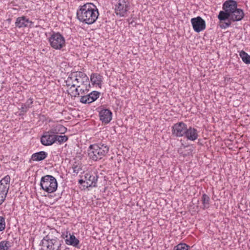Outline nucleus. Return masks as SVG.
Returning <instances> with one entry per match:
<instances>
[{
    "label": "nucleus",
    "instance_id": "nucleus-1",
    "mask_svg": "<svg viewBox=\"0 0 250 250\" xmlns=\"http://www.w3.org/2000/svg\"><path fill=\"white\" fill-rule=\"evenodd\" d=\"M237 2L234 0H227L222 5L223 10L220 11L217 18L221 23L219 26L222 29H226L231 25V22L241 21L244 17V13L242 9L237 7Z\"/></svg>",
    "mask_w": 250,
    "mask_h": 250
},
{
    "label": "nucleus",
    "instance_id": "nucleus-2",
    "mask_svg": "<svg viewBox=\"0 0 250 250\" xmlns=\"http://www.w3.org/2000/svg\"><path fill=\"white\" fill-rule=\"evenodd\" d=\"M99 15L97 7L91 3H87L80 6L77 12V17L79 21L87 24H92L95 22Z\"/></svg>",
    "mask_w": 250,
    "mask_h": 250
},
{
    "label": "nucleus",
    "instance_id": "nucleus-3",
    "mask_svg": "<svg viewBox=\"0 0 250 250\" xmlns=\"http://www.w3.org/2000/svg\"><path fill=\"white\" fill-rule=\"evenodd\" d=\"M109 151L107 145L100 143L90 145L88 155L90 159L97 161L103 158Z\"/></svg>",
    "mask_w": 250,
    "mask_h": 250
},
{
    "label": "nucleus",
    "instance_id": "nucleus-4",
    "mask_svg": "<svg viewBox=\"0 0 250 250\" xmlns=\"http://www.w3.org/2000/svg\"><path fill=\"white\" fill-rule=\"evenodd\" d=\"M40 186L43 190L48 193H52L57 190L58 183L54 177L50 175H46L42 177Z\"/></svg>",
    "mask_w": 250,
    "mask_h": 250
},
{
    "label": "nucleus",
    "instance_id": "nucleus-5",
    "mask_svg": "<svg viewBox=\"0 0 250 250\" xmlns=\"http://www.w3.org/2000/svg\"><path fill=\"white\" fill-rule=\"evenodd\" d=\"M50 46L54 49L60 50L65 44L64 37L59 32H53L48 39Z\"/></svg>",
    "mask_w": 250,
    "mask_h": 250
},
{
    "label": "nucleus",
    "instance_id": "nucleus-6",
    "mask_svg": "<svg viewBox=\"0 0 250 250\" xmlns=\"http://www.w3.org/2000/svg\"><path fill=\"white\" fill-rule=\"evenodd\" d=\"M130 8V4L128 0H119L115 5V13L120 17H125Z\"/></svg>",
    "mask_w": 250,
    "mask_h": 250
},
{
    "label": "nucleus",
    "instance_id": "nucleus-7",
    "mask_svg": "<svg viewBox=\"0 0 250 250\" xmlns=\"http://www.w3.org/2000/svg\"><path fill=\"white\" fill-rule=\"evenodd\" d=\"M191 23L195 32L199 33L206 28V22L200 16H198L191 19Z\"/></svg>",
    "mask_w": 250,
    "mask_h": 250
},
{
    "label": "nucleus",
    "instance_id": "nucleus-8",
    "mask_svg": "<svg viewBox=\"0 0 250 250\" xmlns=\"http://www.w3.org/2000/svg\"><path fill=\"white\" fill-rule=\"evenodd\" d=\"M187 125L183 122H179L172 126V134L176 137H182L186 133Z\"/></svg>",
    "mask_w": 250,
    "mask_h": 250
},
{
    "label": "nucleus",
    "instance_id": "nucleus-9",
    "mask_svg": "<svg viewBox=\"0 0 250 250\" xmlns=\"http://www.w3.org/2000/svg\"><path fill=\"white\" fill-rule=\"evenodd\" d=\"M34 22L27 18L26 16H22L17 18L15 22V26L19 28L32 27Z\"/></svg>",
    "mask_w": 250,
    "mask_h": 250
},
{
    "label": "nucleus",
    "instance_id": "nucleus-10",
    "mask_svg": "<svg viewBox=\"0 0 250 250\" xmlns=\"http://www.w3.org/2000/svg\"><path fill=\"white\" fill-rule=\"evenodd\" d=\"M100 93L93 91L86 95L82 96L80 102L84 104H90L96 100L99 97Z\"/></svg>",
    "mask_w": 250,
    "mask_h": 250
},
{
    "label": "nucleus",
    "instance_id": "nucleus-11",
    "mask_svg": "<svg viewBox=\"0 0 250 250\" xmlns=\"http://www.w3.org/2000/svg\"><path fill=\"white\" fill-rule=\"evenodd\" d=\"M54 135L49 132V131L44 132L41 138V142L42 145L51 146L54 143Z\"/></svg>",
    "mask_w": 250,
    "mask_h": 250
},
{
    "label": "nucleus",
    "instance_id": "nucleus-12",
    "mask_svg": "<svg viewBox=\"0 0 250 250\" xmlns=\"http://www.w3.org/2000/svg\"><path fill=\"white\" fill-rule=\"evenodd\" d=\"M84 178L86 181V185H84V187H95L96 186L98 176L96 175H91L87 173L84 175Z\"/></svg>",
    "mask_w": 250,
    "mask_h": 250
},
{
    "label": "nucleus",
    "instance_id": "nucleus-13",
    "mask_svg": "<svg viewBox=\"0 0 250 250\" xmlns=\"http://www.w3.org/2000/svg\"><path fill=\"white\" fill-rule=\"evenodd\" d=\"M112 115V113L110 110L107 109H103L99 113L100 120L103 123L107 124L111 120Z\"/></svg>",
    "mask_w": 250,
    "mask_h": 250
},
{
    "label": "nucleus",
    "instance_id": "nucleus-14",
    "mask_svg": "<svg viewBox=\"0 0 250 250\" xmlns=\"http://www.w3.org/2000/svg\"><path fill=\"white\" fill-rule=\"evenodd\" d=\"M42 245L45 247L47 250H60L61 243L60 241H42Z\"/></svg>",
    "mask_w": 250,
    "mask_h": 250
},
{
    "label": "nucleus",
    "instance_id": "nucleus-15",
    "mask_svg": "<svg viewBox=\"0 0 250 250\" xmlns=\"http://www.w3.org/2000/svg\"><path fill=\"white\" fill-rule=\"evenodd\" d=\"M70 79L66 81V84L68 87L67 90V92L72 97H76L80 95V92L78 91V87L75 86V84L72 83L70 80Z\"/></svg>",
    "mask_w": 250,
    "mask_h": 250
},
{
    "label": "nucleus",
    "instance_id": "nucleus-16",
    "mask_svg": "<svg viewBox=\"0 0 250 250\" xmlns=\"http://www.w3.org/2000/svg\"><path fill=\"white\" fill-rule=\"evenodd\" d=\"M58 234V232L55 229H51L48 232V234L44 237L42 241H59L57 237V235Z\"/></svg>",
    "mask_w": 250,
    "mask_h": 250
},
{
    "label": "nucleus",
    "instance_id": "nucleus-17",
    "mask_svg": "<svg viewBox=\"0 0 250 250\" xmlns=\"http://www.w3.org/2000/svg\"><path fill=\"white\" fill-rule=\"evenodd\" d=\"M67 130V128L62 125H57L53 126L49 130V132L53 135L58 134H64Z\"/></svg>",
    "mask_w": 250,
    "mask_h": 250
},
{
    "label": "nucleus",
    "instance_id": "nucleus-18",
    "mask_svg": "<svg viewBox=\"0 0 250 250\" xmlns=\"http://www.w3.org/2000/svg\"><path fill=\"white\" fill-rule=\"evenodd\" d=\"M186 133L185 135L188 140L191 141H194L198 138L197 131L194 128L190 127L189 128H187Z\"/></svg>",
    "mask_w": 250,
    "mask_h": 250
},
{
    "label": "nucleus",
    "instance_id": "nucleus-19",
    "mask_svg": "<svg viewBox=\"0 0 250 250\" xmlns=\"http://www.w3.org/2000/svg\"><path fill=\"white\" fill-rule=\"evenodd\" d=\"M47 153L43 151L33 154L31 156V160L33 161L39 162L44 160L47 156Z\"/></svg>",
    "mask_w": 250,
    "mask_h": 250
},
{
    "label": "nucleus",
    "instance_id": "nucleus-20",
    "mask_svg": "<svg viewBox=\"0 0 250 250\" xmlns=\"http://www.w3.org/2000/svg\"><path fill=\"white\" fill-rule=\"evenodd\" d=\"M65 243L68 245H71L76 248H79V240L74 235H70L69 238L65 240Z\"/></svg>",
    "mask_w": 250,
    "mask_h": 250
},
{
    "label": "nucleus",
    "instance_id": "nucleus-21",
    "mask_svg": "<svg viewBox=\"0 0 250 250\" xmlns=\"http://www.w3.org/2000/svg\"><path fill=\"white\" fill-rule=\"evenodd\" d=\"M91 81L93 84L100 85H101L102 82V76L97 73H93L90 77Z\"/></svg>",
    "mask_w": 250,
    "mask_h": 250
},
{
    "label": "nucleus",
    "instance_id": "nucleus-22",
    "mask_svg": "<svg viewBox=\"0 0 250 250\" xmlns=\"http://www.w3.org/2000/svg\"><path fill=\"white\" fill-rule=\"evenodd\" d=\"M10 177L7 175L0 181V187H3L9 190L10 187Z\"/></svg>",
    "mask_w": 250,
    "mask_h": 250
},
{
    "label": "nucleus",
    "instance_id": "nucleus-23",
    "mask_svg": "<svg viewBox=\"0 0 250 250\" xmlns=\"http://www.w3.org/2000/svg\"><path fill=\"white\" fill-rule=\"evenodd\" d=\"M8 190L3 188L0 187V206L2 204L5 200Z\"/></svg>",
    "mask_w": 250,
    "mask_h": 250
},
{
    "label": "nucleus",
    "instance_id": "nucleus-24",
    "mask_svg": "<svg viewBox=\"0 0 250 250\" xmlns=\"http://www.w3.org/2000/svg\"><path fill=\"white\" fill-rule=\"evenodd\" d=\"M73 172L74 174H78L79 173H82L83 170L82 164L80 163L75 162L72 166Z\"/></svg>",
    "mask_w": 250,
    "mask_h": 250
},
{
    "label": "nucleus",
    "instance_id": "nucleus-25",
    "mask_svg": "<svg viewBox=\"0 0 250 250\" xmlns=\"http://www.w3.org/2000/svg\"><path fill=\"white\" fill-rule=\"evenodd\" d=\"M54 143L58 142L60 144L65 142L68 140V137L65 135H54Z\"/></svg>",
    "mask_w": 250,
    "mask_h": 250
},
{
    "label": "nucleus",
    "instance_id": "nucleus-26",
    "mask_svg": "<svg viewBox=\"0 0 250 250\" xmlns=\"http://www.w3.org/2000/svg\"><path fill=\"white\" fill-rule=\"evenodd\" d=\"M73 74L75 75V77L82 79L83 80L86 82L87 83H89L88 77L85 73L79 71L74 72Z\"/></svg>",
    "mask_w": 250,
    "mask_h": 250
},
{
    "label": "nucleus",
    "instance_id": "nucleus-27",
    "mask_svg": "<svg viewBox=\"0 0 250 250\" xmlns=\"http://www.w3.org/2000/svg\"><path fill=\"white\" fill-rule=\"evenodd\" d=\"M202 201L203 205V208L205 209L208 208L210 201L209 197L206 194H204L202 197Z\"/></svg>",
    "mask_w": 250,
    "mask_h": 250
},
{
    "label": "nucleus",
    "instance_id": "nucleus-28",
    "mask_svg": "<svg viewBox=\"0 0 250 250\" xmlns=\"http://www.w3.org/2000/svg\"><path fill=\"white\" fill-rule=\"evenodd\" d=\"M239 55L244 62H250V55L245 51L243 50L241 51Z\"/></svg>",
    "mask_w": 250,
    "mask_h": 250
},
{
    "label": "nucleus",
    "instance_id": "nucleus-29",
    "mask_svg": "<svg viewBox=\"0 0 250 250\" xmlns=\"http://www.w3.org/2000/svg\"><path fill=\"white\" fill-rule=\"evenodd\" d=\"M11 247V243L8 241H2L0 242V250H8Z\"/></svg>",
    "mask_w": 250,
    "mask_h": 250
},
{
    "label": "nucleus",
    "instance_id": "nucleus-30",
    "mask_svg": "<svg viewBox=\"0 0 250 250\" xmlns=\"http://www.w3.org/2000/svg\"><path fill=\"white\" fill-rule=\"evenodd\" d=\"M189 246L185 243H180L174 248V250H188Z\"/></svg>",
    "mask_w": 250,
    "mask_h": 250
},
{
    "label": "nucleus",
    "instance_id": "nucleus-31",
    "mask_svg": "<svg viewBox=\"0 0 250 250\" xmlns=\"http://www.w3.org/2000/svg\"><path fill=\"white\" fill-rule=\"evenodd\" d=\"M88 85H77L78 91L80 92V94H83L84 93V92L85 91H87L88 92V89L87 88V86Z\"/></svg>",
    "mask_w": 250,
    "mask_h": 250
},
{
    "label": "nucleus",
    "instance_id": "nucleus-32",
    "mask_svg": "<svg viewBox=\"0 0 250 250\" xmlns=\"http://www.w3.org/2000/svg\"><path fill=\"white\" fill-rule=\"evenodd\" d=\"M5 218L3 216H0V231L4 230L5 229Z\"/></svg>",
    "mask_w": 250,
    "mask_h": 250
},
{
    "label": "nucleus",
    "instance_id": "nucleus-33",
    "mask_svg": "<svg viewBox=\"0 0 250 250\" xmlns=\"http://www.w3.org/2000/svg\"><path fill=\"white\" fill-rule=\"evenodd\" d=\"M69 79H70V81L71 82V83H72L73 84H75V87H77V80H76V77H75V75L73 74V73H72L70 76H69L68 77V78H67V80H69Z\"/></svg>",
    "mask_w": 250,
    "mask_h": 250
},
{
    "label": "nucleus",
    "instance_id": "nucleus-34",
    "mask_svg": "<svg viewBox=\"0 0 250 250\" xmlns=\"http://www.w3.org/2000/svg\"><path fill=\"white\" fill-rule=\"evenodd\" d=\"M76 80H77V83L78 85H88L89 87V83H87L86 82L81 79L80 78H78L76 77Z\"/></svg>",
    "mask_w": 250,
    "mask_h": 250
},
{
    "label": "nucleus",
    "instance_id": "nucleus-35",
    "mask_svg": "<svg viewBox=\"0 0 250 250\" xmlns=\"http://www.w3.org/2000/svg\"><path fill=\"white\" fill-rule=\"evenodd\" d=\"M33 99L31 98L28 99L27 101L26 102L25 105H26V106L28 108L30 107V105L33 104Z\"/></svg>",
    "mask_w": 250,
    "mask_h": 250
},
{
    "label": "nucleus",
    "instance_id": "nucleus-36",
    "mask_svg": "<svg viewBox=\"0 0 250 250\" xmlns=\"http://www.w3.org/2000/svg\"><path fill=\"white\" fill-rule=\"evenodd\" d=\"M28 108L26 106V105L23 104L22 105L21 109L22 112H26Z\"/></svg>",
    "mask_w": 250,
    "mask_h": 250
},
{
    "label": "nucleus",
    "instance_id": "nucleus-37",
    "mask_svg": "<svg viewBox=\"0 0 250 250\" xmlns=\"http://www.w3.org/2000/svg\"><path fill=\"white\" fill-rule=\"evenodd\" d=\"M79 183L80 184H83V183H85L86 184V181L85 180H83V179H80L79 180Z\"/></svg>",
    "mask_w": 250,
    "mask_h": 250
},
{
    "label": "nucleus",
    "instance_id": "nucleus-38",
    "mask_svg": "<svg viewBox=\"0 0 250 250\" xmlns=\"http://www.w3.org/2000/svg\"><path fill=\"white\" fill-rule=\"evenodd\" d=\"M133 22H134V21H130V22H129V24H133Z\"/></svg>",
    "mask_w": 250,
    "mask_h": 250
},
{
    "label": "nucleus",
    "instance_id": "nucleus-39",
    "mask_svg": "<svg viewBox=\"0 0 250 250\" xmlns=\"http://www.w3.org/2000/svg\"><path fill=\"white\" fill-rule=\"evenodd\" d=\"M67 232H66V235H65V237H67Z\"/></svg>",
    "mask_w": 250,
    "mask_h": 250
},
{
    "label": "nucleus",
    "instance_id": "nucleus-40",
    "mask_svg": "<svg viewBox=\"0 0 250 250\" xmlns=\"http://www.w3.org/2000/svg\"><path fill=\"white\" fill-rule=\"evenodd\" d=\"M64 235H64V233H63V234H62V236H63V237H64Z\"/></svg>",
    "mask_w": 250,
    "mask_h": 250
}]
</instances>
